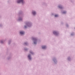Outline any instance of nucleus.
Here are the masks:
<instances>
[{
	"instance_id": "obj_1",
	"label": "nucleus",
	"mask_w": 75,
	"mask_h": 75,
	"mask_svg": "<svg viewBox=\"0 0 75 75\" xmlns=\"http://www.w3.org/2000/svg\"><path fill=\"white\" fill-rule=\"evenodd\" d=\"M33 40H34V44H36L37 42V40L36 38H33Z\"/></svg>"
},
{
	"instance_id": "obj_2",
	"label": "nucleus",
	"mask_w": 75,
	"mask_h": 75,
	"mask_svg": "<svg viewBox=\"0 0 75 75\" xmlns=\"http://www.w3.org/2000/svg\"><path fill=\"white\" fill-rule=\"evenodd\" d=\"M24 1H23V0H19V3H22V4H23L24 3Z\"/></svg>"
},
{
	"instance_id": "obj_12",
	"label": "nucleus",
	"mask_w": 75,
	"mask_h": 75,
	"mask_svg": "<svg viewBox=\"0 0 75 75\" xmlns=\"http://www.w3.org/2000/svg\"><path fill=\"white\" fill-rule=\"evenodd\" d=\"M26 27H27V26H25V28H26Z\"/></svg>"
},
{
	"instance_id": "obj_3",
	"label": "nucleus",
	"mask_w": 75,
	"mask_h": 75,
	"mask_svg": "<svg viewBox=\"0 0 75 75\" xmlns=\"http://www.w3.org/2000/svg\"><path fill=\"white\" fill-rule=\"evenodd\" d=\"M28 58L30 59H31V58L30 57V55L29 54L28 56Z\"/></svg>"
},
{
	"instance_id": "obj_15",
	"label": "nucleus",
	"mask_w": 75,
	"mask_h": 75,
	"mask_svg": "<svg viewBox=\"0 0 75 75\" xmlns=\"http://www.w3.org/2000/svg\"><path fill=\"white\" fill-rule=\"evenodd\" d=\"M26 43H25V44H26Z\"/></svg>"
},
{
	"instance_id": "obj_7",
	"label": "nucleus",
	"mask_w": 75,
	"mask_h": 75,
	"mask_svg": "<svg viewBox=\"0 0 75 75\" xmlns=\"http://www.w3.org/2000/svg\"><path fill=\"white\" fill-rule=\"evenodd\" d=\"M53 33L54 34L57 35V32H56V31H54L53 32Z\"/></svg>"
},
{
	"instance_id": "obj_13",
	"label": "nucleus",
	"mask_w": 75,
	"mask_h": 75,
	"mask_svg": "<svg viewBox=\"0 0 75 75\" xmlns=\"http://www.w3.org/2000/svg\"><path fill=\"white\" fill-rule=\"evenodd\" d=\"M30 53H31L32 54H33V53L32 52H30Z\"/></svg>"
},
{
	"instance_id": "obj_8",
	"label": "nucleus",
	"mask_w": 75,
	"mask_h": 75,
	"mask_svg": "<svg viewBox=\"0 0 75 75\" xmlns=\"http://www.w3.org/2000/svg\"><path fill=\"white\" fill-rule=\"evenodd\" d=\"M59 7L60 8H62V6H59Z\"/></svg>"
},
{
	"instance_id": "obj_5",
	"label": "nucleus",
	"mask_w": 75,
	"mask_h": 75,
	"mask_svg": "<svg viewBox=\"0 0 75 75\" xmlns=\"http://www.w3.org/2000/svg\"><path fill=\"white\" fill-rule=\"evenodd\" d=\"M42 48L43 49H45L46 48V46H42Z\"/></svg>"
},
{
	"instance_id": "obj_11",
	"label": "nucleus",
	"mask_w": 75,
	"mask_h": 75,
	"mask_svg": "<svg viewBox=\"0 0 75 75\" xmlns=\"http://www.w3.org/2000/svg\"><path fill=\"white\" fill-rule=\"evenodd\" d=\"M66 13V11H64L63 12V13Z\"/></svg>"
},
{
	"instance_id": "obj_4",
	"label": "nucleus",
	"mask_w": 75,
	"mask_h": 75,
	"mask_svg": "<svg viewBox=\"0 0 75 75\" xmlns=\"http://www.w3.org/2000/svg\"><path fill=\"white\" fill-rule=\"evenodd\" d=\"M20 33L21 34H24V31H21L20 32Z\"/></svg>"
},
{
	"instance_id": "obj_14",
	"label": "nucleus",
	"mask_w": 75,
	"mask_h": 75,
	"mask_svg": "<svg viewBox=\"0 0 75 75\" xmlns=\"http://www.w3.org/2000/svg\"><path fill=\"white\" fill-rule=\"evenodd\" d=\"M17 3H19V1H18L17 2Z\"/></svg>"
},
{
	"instance_id": "obj_9",
	"label": "nucleus",
	"mask_w": 75,
	"mask_h": 75,
	"mask_svg": "<svg viewBox=\"0 0 75 75\" xmlns=\"http://www.w3.org/2000/svg\"><path fill=\"white\" fill-rule=\"evenodd\" d=\"M58 15H55V17H58Z\"/></svg>"
},
{
	"instance_id": "obj_10",
	"label": "nucleus",
	"mask_w": 75,
	"mask_h": 75,
	"mask_svg": "<svg viewBox=\"0 0 75 75\" xmlns=\"http://www.w3.org/2000/svg\"><path fill=\"white\" fill-rule=\"evenodd\" d=\"M22 20V18H19V21L20 20Z\"/></svg>"
},
{
	"instance_id": "obj_6",
	"label": "nucleus",
	"mask_w": 75,
	"mask_h": 75,
	"mask_svg": "<svg viewBox=\"0 0 75 75\" xmlns=\"http://www.w3.org/2000/svg\"><path fill=\"white\" fill-rule=\"evenodd\" d=\"M33 15H35L36 14V13L35 12V11H33Z\"/></svg>"
}]
</instances>
